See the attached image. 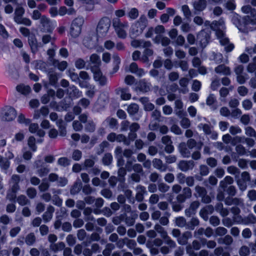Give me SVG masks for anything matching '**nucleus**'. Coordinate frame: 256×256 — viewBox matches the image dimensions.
I'll return each mask as SVG.
<instances>
[{
  "label": "nucleus",
  "instance_id": "nucleus-16",
  "mask_svg": "<svg viewBox=\"0 0 256 256\" xmlns=\"http://www.w3.org/2000/svg\"><path fill=\"white\" fill-rule=\"evenodd\" d=\"M214 210V208L212 206L208 205L202 208L200 212V216L206 221L208 218V214H212Z\"/></svg>",
  "mask_w": 256,
  "mask_h": 256
},
{
  "label": "nucleus",
  "instance_id": "nucleus-18",
  "mask_svg": "<svg viewBox=\"0 0 256 256\" xmlns=\"http://www.w3.org/2000/svg\"><path fill=\"white\" fill-rule=\"evenodd\" d=\"M116 93L119 94L123 100H128L131 98V94L128 92V88H119L116 90Z\"/></svg>",
  "mask_w": 256,
  "mask_h": 256
},
{
  "label": "nucleus",
  "instance_id": "nucleus-41",
  "mask_svg": "<svg viewBox=\"0 0 256 256\" xmlns=\"http://www.w3.org/2000/svg\"><path fill=\"white\" fill-rule=\"evenodd\" d=\"M24 12V10L22 7L18 6L16 9L14 16V20L16 22V18L18 19V20H20Z\"/></svg>",
  "mask_w": 256,
  "mask_h": 256
},
{
  "label": "nucleus",
  "instance_id": "nucleus-55",
  "mask_svg": "<svg viewBox=\"0 0 256 256\" xmlns=\"http://www.w3.org/2000/svg\"><path fill=\"white\" fill-rule=\"evenodd\" d=\"M28 144L29 147L32 150V151H36V139L34 136H31L28 138Z\"/></svg>",
  "mask_w": 256,
  "mask_h": 256
},
{
  "label": "nucleus",
  "instance_id": "nucleus-62",
  "mask_svg": "<svg viewBox=\"0 0 256 256\" xmlns=\"http://www.w3.org/2000/svg\"><path fill=\"white\" fill-rule=\"evenodd\" d=\"M237 91L240 96H244L248 94V90L244 86H240L238 88Z\"/></svg>",
  "mask_w": 256,
  "mask_h": 256
},
{
  "label": "nucleus",
  "instance_id": "nucleus-37",
  "mask_svg": "<svg viewBox=\"0 0 256 256\" xmlns=\"http://www.w3.org/2000/svg\"><path fill=\"white\" fill-rule=\"evenodd\" d=\"M53 65L54 66L58 67V70L61 71L64 70L68 66L67 62L66 61H62L61 62H59L58 60H54L53 61Z\"/></svg>",
  "mask_w": 256,
  "mask_h": 256
},
{
  "label": "nucleus",
  "instance_id": "nucleus-21",
  "mask_svg": "<svg viewBox=\"0 0 256 256\" xmlns=\"http://www.w3.org/2000/svg\"><path fill=\"white\" fill-rule=\"evenodd\" d=\"M54 211V208L52 206H49L47 208L46 212L42 215V218L45 222H48L52 220Z\"/></svg>",
  "mask_w": 256,
  "mask_h": 256
},
{
  "label": "nucleus",
  "instance_id": "nucleus-8",
  "mask_svg": "<svg viewBox=\"0 0 256 256\" xmlns=\"http://www.w3.org/2000/svg\"><path fill=\"white\" fill-rule=\"evenodd\" d=\"M39 22V28L40 32L47 33H52V32L54 27L52 22L48 18L43 15Z\"/></svg>",
  "mask_w": 256,
  "mask_h": 256
},
{
  "label": "nucleus",
  "instance_id": "nucleus-44",
  "mask_svg": "<svg viewBox=\"0 0 256 256\" xmlns=\"http://www.w3.org/2000/svg\"><path fill=\"white\" fill-rule=\"evenodd\" d=\"M17 120L18 123L24 124L26 126L30 124L31 122V120L29 118H26L22 114H18Z\"/></svg>",
  "mask_w": 256,
  "mask_h": 256
},
{
  "label": "nucleus",
  "instance_id": "nucleus-59",
  "mask_svg": "<svg viewBox=\"0 0 256 256\" xmlns=\"http://www.w3.org/2000/svg\"><path fill=\"white\" fill-rule=\"evenodd\" d=\"M163 239L164 241V242L167 244L170 248H174L176 246V242L172 240L168 235Z\"/></svg>",
  "mask_w": 256,
  "mask_h": 256
},
{
  "label": "nucleus",
  "instance_id": "nucleus-28",
  "mask_svg": "<svg viewBox=\"0 0 256 256\" xmlns=\"http://www.w3.org/2000/svg\"><path fill=\"white\" fill-rule=\"evenodd\" d=\"M32 64L34 65L36 69L40 70L42 71L46 70L47 64L45 62L38 60L34 61Z\"/></svg>",
  "mask_w": 256,
  "mask_h": 256
},
{
  "label": "nucleus",
  "instance_id": "nucleus-9",
  "mask_svg": "<svg viewBox=\"0 0 256 256\" xmlns=\"http://www.w3.org/2000/svg\"><path fill=\"white\" fill-rule=\"evenodd\" d=\"M107 140L111 142H123L124 144L126 146L130 144V141L127 140L126 136L122 134H116L115 132H110L107 136Z\"/></svg>",
  "mask_w": 256,
  "mask_h": 256
},
{
  "label": "nucleus",
  "instance_id": "nucleus-3",
  "mask_svg": "<svg viewBox=\"0 0 256 256\" xmlns=\"http://www.w3.org/2000/svg\"><path fill=\"white\" fill-rule=\"evenodd\" d=\"M232 20L240 31L245 33L250 30L248 28L249 24L256 25V18H251L248 16L242 18L239 15L234 14Z\"/></svg>",
  "mask_w": 256,
  "mask_h": 256
},
{
  "label": "nucleus",
  "instance_id": "nucleus-38",
  "mask_svg": "<svg viewBox=\"0 0 256 256\" xmlns=\"http://www.w3.org/2000/svg\"><path fill=\"white\" fill-rule=\"evenodd\" d=\"M194 190L196 192V193L194 194L196 196H198H198L201 197L207 194V192L206 188L198 185H197L195 186Z\"/></svg>",
  "mask_w": 256,
  "mask_h": 256
},
{
  "label": "nucleus",
  "instance_id": "nucleus-20",
  "mask_svg": "<svg viewBox=\"0 0 256 256\" xmlns=\"http://www.w3.org/2000/svg\"><path fill=\"white\" fill-rule=\"evenodd\" d=\"M152 164L155 168L160 172H165L167 170V166L159 158H154L152 160Z\"/></svg>",
  "mask_w": 256,
  "mask_h": 256
},
{
  "label": "nucleus",
  "instance_id": "nucleus-50",
  "mask_svg": "<svg viewBox=\"0 0 256 256\" xmlns=\"http://www.w3.org/2000/svg\"><path fill=\"white\" fill-rule=\"evenodd\" d=\"M127 110L130 114H134L138 110V106L136 104H132L128 106Z\"/></svg>",
  "mask_w": 256,
  "mask_h": 256
},
{
  "label": "nucleus",
  "instance_id": "nucleus-43",
  "mask_svg": "<svg viewBox=\"0 0 256 256\" xmlns=\"http://www.w3.org/2000/svg\"><path fill=\"white\" fill-rule=\"evenodd\" d=\"M232 238L229 235H226L224 238H220L218 240V242L220 244H225L226 245H230L232 242Z\"/></svg>",
  "mask_w": 256,
  "mask_h": 256
},
{
  "label": "nucleus",
  "instance_id": "nucleus-36",
  "mask_svg": "<svg viewBox=\"0 0 256 256\" xmlns=\"http://www.w3.org/2000/svg\"><path fill=\"white\" fill-rule=\"evenodd\" d=\"M174 106L176 114L179 116L180 115L183 108V102L180 100H176L174 102Z\"/></svg>",
  "mask_w": 256,
  "mask_h": 256
},
{
  "label": "nucleus",
  "instance_id": "nucleus-4",
  "mask_svg": "<svg viewBox=\"0 0 256 256\" xmlns=\"http://www.w3.org/2000/svg\"><path fill=\"white\" fill-rule=\"evenodd\" d=\"M112 24L118 36L120 38L125 39L128 36V22H122L118 18H114L112 20Z\"/></svg>",
  "mask_w": 256,
  "mask_h": 256
},
{
  "label": "nucleus",
  "instance_id": "nucleus-58",
  "mask_svg": "<svg viewBox=\"0 0 256 256\" xmlns=\"http://www.w3.org/2000/svg\"><path fill=\"white\" fill-rule=\"evenodd\" d=\"M112 160V156L110 154L108 153L104 154L102 158V162L105 165H109L111 164Z\"/></svg>",
  "mask_w": 256,
  "mask_h": 256
},
{
  "label": "nucleus",
  "instance_id": "nucleus-56",
  "mask_svg": "<svg viewBox=\"0 0 256 256\" xmlns=\"http://www.w3.org/2000/svg\"><path fill=\"white\" fill-rule=\"evenodd\" d=\"M176 224L180 228H182L186 225V220L184 217L180 216L176 218L175 220Z\"/></svg>",
  "mask_w": 256,
  "mask_h": 256
},
{
  "label": "nucleus",
  "instance_id": "nucleus-1",
  "mask_svg": "<svg viewBox=\"0 0 256 256\" xmlns=\"http://www.w3.org/2000/svg\"><path fill=\"white\" fill-rule=\"evenodd\" d=\"M210 28L216 31V34L220 40V44L224 46L226 52H230L234 48V45L230 42L228 38L225 36L224 30H225L224 22L222 18L218 21H214L210 24Z\"/></svg>",
  "mask_w": 256,
  "mask_h": 256
},
{
  "label": "nucleus",
  "instance_id": "nucleus-54",
  "mask_svg": "<svg viewBox=\"0 0 256 256\" xmlns=\"http://www.w3.org/2000/svg\"><path fill=\"white\" fill-rule=\"evenodd\" d=\"M26 194L30 198H34L37 194L36 190L34 188H29L26 190Z\"/></svg>",
  "mask_w": 256,
  "mask_h": 256
},
{
  "label": "nucleus",
  "instance_id": "nucleus-53",
  "mask_svg": "<svg viewBox=\"0 0 256 256\" xmlns=\"http://www.w3.org/2000/svg\"><path fill=\"white\" fill-rule=\"evenodd\" d=\"M96 124L92 120H89L85 126V130L86 132H92L95 130Z\"/></svg>",
  "mask_w": 256,
  "mask_h": 256
},
{
  "label": "nucleus",
  "instance_id": "nucleus-29",
  "mask_svg": "<svg viewBox=\"0 0 256 256\" xmlns=\"http://www.w3.org/2000/svg\"><path fill=\"white\" fill-rule=\"evenodd\" d=\"M234 182V179L230 176H226L224 179L220 182V186L224 188L227 186L228 184H231Z\"/></svg>",
  "mask_w": 256,
  "mask_h": 256
},
{
  "label": "nucleus",
  "instance_id": "nucleus-7",
  "mask_svg": "<svg viewBox=\"0 0 256 256\" xmlns=\"http://www.w3.org/2000/svg\"><path fill=\"white\" fill-rule=\"evenodd\" d=\"M110 26V20L106 17L102 18L99 22L96 32L100 36H104L108 31Z\"/></svg>",
  "mask_w": 256,
  "mask_h": 256
},
{
  "label": "nucleus",
  "instance_id": "nucleus-64",
  "mask_svg": "<svg viewBox=\"0 0 256 256\" xmlns=\"http://www.w3.org/2000/svg\"><path fill=\"white\" fill-rule=\"evenodd\" d=\"M82 157V152L78 150H74L72 154V158L76 161H78Z\"/></svg>",
  "mask_w": 256,
  "mask_h": 256
},
{
  "label": "nucleus",
  "instance_id": "nucleus-13",
  "mask_svg": "<svg viewBox=\"0 0 256 256\" xmlns=\"http://www.w3.org/2000/svg\"><path fill=\"white\" fill-rule=\"evenodd\" d=\"M194 166V163L193 160H180L178 164V168L182 171L186 172L192 170Z\"/></svg>",
  "mask_w": 256,
  "mask_h": 256
},
{
  "label": "nucleus",
  "instance_id": "nucleus-6",
  "mask_svg": "<svg viewBox=\"0 0 256 256\" xmlns=\"http://www.w3.org/2000/svg\"><path fill=\"white\" fill-rule=\"evenodd\" d=\"M16 111L10 106H6L2 109L1 118L6 122H11L14 120L16 116Z\"/></svg>",
  "mask_w": 256,
  "mask_h": 256
},
{
  "label": "nucleus",
  "instance_id": "nucleus-39",
  "mask_svg": "<svg viewBox=\"0 0 256 256\" xmlns=\"http://www.w3.org/2000/svg\"><path fill=\"white\" fill-rule=\"evenodd\" d=\"M114 67L113 68L112 73L116 72L119 68V64L120 63V58L117 54H114L112 57Z\"/></svg>",
  "mask_w": 256,
  "mask_h": 256
},
{
  "label": "nucleus",
  "instance_id": "nucleus-51",
  "mask_svg": "<svg viewBox=\"0 0 256 256\" xmlns=\"http://www.w3.org/2000/svg\"><path fill=\"white\" fill-rule=\"evenodd\" d=\"M198 128L202 129L206 134H210L212 133V126L208 124H198Z\"/></svg>",
  "mask_w": 256,
  "mask_h": 256
},
{
  "label": "nucleus",
  "instance_id": "nucleus-25",
  "mask_svg": "<svg viewBox=\"0 0 256 256\" xmlns=\"http://www.w3.org/2000/svg\"><path fill=\"white\" fill-rule=\"evenodd\" d=\"M241 10L244 14H250L253 17L256 16V10L249 5L243 6Z\"/></svg>",
  "mask_w": 256,
  "mask_h": 256
},
{
  "label": "nucleus",
  "instance_id": "nucleus-19",
  "mask_svg": "<svg viewBox=\"0 0 256 256\" xmlns=\"http://www.w3.org/2000/svg\"><path fill=\"white\" fill-rule=\"evenodd\" d=\"M178 148L182 157L188 158L190 156L191 152L184 142L180 143Z\"/></svg>",
  "mask_w": 256,
  "mask_h": 256
},
{
  "label": "nucleus",
  "instance_id": "nucleus-61",
  "mask_svg": "<svg viewBox=\"0 0 256 256\" xmlns=\"http://www.w3.org/2000/svg\"><path fill=\"white\" fill-rule=\"evenodd\" d=\"M229 132L232 135L240 134L242 132V129L238 126H232L230 127Z\"/></svg>",
  "mask_w": 256,
  "mask_h": 256
},
{
  "label": "nucleus",
  "instance_id": "nucleus-42",
  "mask_svg": "<svg viewBox=\"0 0 256 256\" xmlns=\"http://www.w3.org/2000/svg\"><path fill=\"white\" fill-rule=\"evenodd\" d=\"M36 238L32 232L28 234L25 239V242L28 246L32 245L36 242Z\"/></svg>",
  "mask_w": 256,
  "mask_h": 256
},
{
  "label": "nucleus",
  "instance_id": "nucleus-15",
  "mask_svg": "<svg viewBox=\"0 0 256 256\" xmlns=\"http://www.w3.org/2000/svg\"><path fill=\"white\" fill-rule=\"evenodd\" d=\"M20 180V178L19 176L16 174L12 175L10 180V190L14 192H17L20 189L18 185Z\"/></svg>",
  "mask_w": 256,
  "mask_h": 256
},
{
  "label": "nucleus",
  "instance_id": "nucleus-47",
  "mask_svg": "<svg viewBox=\"0 0 256 256\" xmlns=\"http://www.w3.org/2000/svg\"><path fill=\"white\" fill-rule=\"evenodd\" d=\"M82 188V184L80 182H76L74 183L70 189V193L72 194H78Z\"/></svg>",
  "mask_w": 256,
  "mask_h": 256
},
{
  "label": "nucleus",
  "instance_id": "nucleus-5",
  "mask_svg": "<svg viewBox=\"0 0 256 256\" xmlns=\"http://www.w3.org/2000/svg\"><path fill=\"white\" fill-rule=\"evenodd\" d=\"M84 22V20L82 16H78L72 22L70 34L72 38H78L80 34Z\"/></svg>",
  "mask_w": 256,
  "mask_h": 256
},
{
  "label": "nucleus",
  "instance_id": "nucleus-14",
  "mask_svg": "<svg viewBox=\"0 0 256 256\" xmlns=\"http://www.w3.org/2000/svg\"><path fill=\"white\" fill-rule=\"evenodd\" d=\"M194 14H198L203 11L206 7V0H195L192 4Z\"/></svg>",
  "mask_w": 256,
  "mask_h": 256
},
{
  "label": "nucleus",
  "instance_id": "nucleus-23",
  "mask_svg": "<svg viewBox=\"0 0 256 256\" xmlns=\"http://www.w3.org/2000/svg\"><path fill=\"white\" fill-rule=\"evenodd\" d=\"M216 73L222 74L224 75H230V68L224 64H220L216 66L214 70Z\"/></svg>",
  "mask_w": 256,
  "mask_h": 256
},
{
  "label": "nucleus",
  "instance_id": "nucleus-63",
  "mask_svg": "<svg viewBox=\"0 0 256 256\" xmlns=\"http://www.w3.org/2000/svg\"><path fill=\"white\" fill-rule=\"evenodd\" d=\"M179 78V74L178 72H172L168 74V80L171 82H175Z\"/></svg>",
  "mask_w": 256,
  "mask_h": 256
},
{
  "label": "nucleus",
  "instance_id": "nucleus-11",
  "mask_svg": "<svg viewBox=\"0 0 256 256\" xmlns=\"http://www.w3.org/2000/svg\"><path fill=\"white\" fill-rule=\"evenodd\" d=\"M192 196V191L191 189L188 187H184L182 189V193L178 194L176 199L178 202L184 203L186 199L191 198Z\"/></svg>",
  "mask_w": 256,
  "mask_h": 256
},
{
  "label": "nucleus",
  "instance_id": "nucleus-30",
  "mask_svg": "<svg viewBox=\"0 0 256 256\" xmlns=\"http://www.w3.org/2000/svg\"><path fill=\"white\" fill-rule=\"evenodd\" d=\"M51 33L44 34L42 36V42L44 44H46L49 42L52 43L55 40V38L51 36Z\"/></svg>",
  "mask_w": 256,
  "mask_h": 256
},
{
  "label": "nucleus",
  "instance_id": "nucleus-45",
  "mask_svg": "<svg viewBox=\"0 0 256 256\" xmlns=\"http://www.w3.org/2000/svg\"><path fill=\"white\" fill-rule=\"evenodd\" d=\"M70 160L66 157H62L58 159V164L63 167H66L70 165Z\"/></svg>",
  "mask_w": 256,
  "mask_h": 256
},
{
  "label": "nucleus",
  "instance_id": "nucleus-33",
  "mask_svg": "<svg viewBox=\"0 0 256 256\" xmlns=\"http://www.w3.org/2000/svg\"><path fill=\"white\" fill-rule=\"evenodd\" d=\"M90 62L92 64H93L94 66L93 67H98L100 66L101 61L100 56L96 54H92L90 56Z\"/></svg>",
  "mask_w": 256,
  "mask_h": 256
},
{
  "label": "nucleus",
  "instance_id": "nucleus-48",
  "mask_svg": "<svg viewBox=\"0 0 256 256\" xmlns=\"http://www.w3.org/2000/svg\"><path fill=\"white\" fill-rule=\"evenodd\" d=\"M154 230L160 234L162 238L168 236V233L165 230L164 228L160 224H156L154 226Z\"/></svg>",
  "mask_w": 256,
  "mask_h": 256
},
{
  "label": "nucleus",
  "instance_id": "nucleus-34",
  "mask_svg": "<svg viewBox=\"0 0 256 256\" xmlns=\"http://www.w3.org/2000/svg\"><path fill=\"white\" fill-rule=\"evenodd\" d=\"M189 82V80L188 78H182L179 80V84L180 85L184 88V89L182 90V93H186L188 92V89L187 86H188Z\"/></svg>",
  "mask_w": 256,
  "mask_h": 256
},
{
  "label": "nucleus",
  "instance_id": "nucleus-31",
  "mask_svg": "<svg viewBox=\"0 0 256 256\" xmlns=\"http://www.w3.org/2000/svg\"><path fill=\"white\" fill-rule=\"evenodd\" d=\"M28 43L31 47L32 52H34L38 49V43L35 36H32L28 38Z\"/></svg>",
  "mask_w": 256,
  "mask_h": 256
},
{
  "label": "nucleus",
  "instance_id": "nucleus-60",
  "mask_svg": "<svg viewBox=\"0 0 256 256\" xmlns=\"http://www.w3.org/2000/svg\"><path fill=\"white\" fill-rule=\"evenodd\" d=\"M49 188L50 184L48 182H46L44 180L38 186V189L41 192H46L48 190Z\"/></svg>",
  "mask_w": 256,
  "mask_h": 256
},
{
  "label": "nucleus",
  "instance_id": "nucleus-17",
  "mask_svg": "<svg viewBox=\"0 0 256 256\" xmlns=\"http://www.w3.org/2000/svg\"><path fill=\"white\" fill-rule=\"evenodd\" d=\"M136 199L137 201L141 202L144 200V195L146 194V188L142 185H138L136 188Z\"/></svg>",
  "mask_w": 256,
  "mask_h": 256
},
{
  "label": "nucleus",
  "instance_id": "nucleus-10",
  "mask_svg": "<svg viewBox=\"0 0 256 256\" xmlns=\"http://www.w3.org/2000/svg\"><path fill=\"white\" fill-rule=\"evenodd\" d=\"M92 71L94 74V78L96 82H98L101 86L106 84L107 80L98 67H92Z\"/></svg>",
  "mask_w": 256,
  "mask_h": 256
},
{
  "label": "nucleus",
  "instance_id": "nucleus-57",
  "mask_svg": "<svg viewBox=\"0 0 256 256\" xmlns=\"http://www.w3.org/2000/svg\"><path fill=\"white\" fill-rule=\"evenodd\" d=\"M242 108L246 110H250L252 107V102L249 99H246L242 102Z\"/></svg>",
  "mask_w": 256,
  "mask_h": 256
},
{
  "label": "nucleus",
  "instance_id": "nucleus-26",
  "mask_svg": "<svg viewBox=\"0 0 256 256\" xmlns=\"http://www.w3.org/2000/svg\"><path fill=\"white\" fill-rule=\"evenodd\" d=\"M208 37L204 32H201L198 35V39L202 46H206L208 43Z\"/></svg>",
  "mask_w": 256,
  "mask_h": 256
},
{
  "label": "nucleus",
  "instance_id": "nucleus-27",
  "mask_svg": "<svg viewBox=\"0 0 256 256\" xmlns=\"http://www.w3.org/2000/svg\"><path fill=\"white\" fill-rule=\"evenodd\" d=\"M16 89L18 92L23 94H28L31 90V88L28 86H25L24 84L17 86Z\"/></svg>",
  "mask_w": 256,
  "mask_h": 256
},
{
  "label": "nucleus",
  "instance_id": "nucleus-46",
  "mask_svg": "<svg viewBox=\"0 0 256 256\" xmlns=\"http://www.w3.org/2000/svg\"><path fill=\"white\" fill-rule=\"evenodd\" d=\"M138 10L136 8H131L128 13V18L131 20H136L138 16Z\"/></svg>",
  "mask_w": 256,
  "mask_h": 256
},
{
  "label": "nucleus",
  "instance_id": "nucleus-12",
  "mask_svg": "<svg viewBox=\"0 0 256 256\" xmlns=\"http://www.w3.org/2000/svg\"><path fill=\"white\" fill-rule=\"evenodd\" d=\"M130 45L134 48H147L152 46V43L150 41H146L142 39L132 38Z\"/></svg>",
  "mask_w": 256,
  "mask_h": 256
},
{
  "label": "nucleus",
  "instance_id": "nucleus-32",
  "mask_svg": "<svg viewBox=\"0 0 256 256\" xmlns=\"http://www.w3.org/2000/svg\"><path fill=\"white\" fill-rule=\"evenodd\" d=\"M234 87L230 86L229 88L224 87L222 88L220 90V100H223L224 98L228 94L230 90H232Z\"/></svg>",
  "mask_w": 256,
  "mask_h": 256
},
{
  "label": "nucleus",
  "instance_id": "nucleus-40",
  "mask_svg": "<svg viewBox=\"0 0 256 256\" xmlns=\"http://www.w3.org/2000/svg\"><path fill=\"white\" fill-rule=\"evenodd\" d=\"M236 140L239 142H245L246 144L250 147L253 146L255 144L254 140L250 138L242 136V138H236Z\"/></svg>",
  "mask_w": 256,
  "mask_h": 256
},
{
  "label": "nucleus",
  "instance_id": "nucleus-49",
  "mask_svg": "<svg viewBox=\"0 0 256 256\" xmlns=\"http://www.w3.org/2000/svg\"><path fill=\"white\" fill-rule=\"evenodd\" d=\"M17 202L20 206H24L29 204L30 200L24 195H20L17 198Z\"/></svg>",
  "mask_w": 256,
  "mask_h": 256
},
{
  "label": "nucleus",
  "instance_id": "nucleus-35",
  "mask_svg": "<svg viewBox=\"0 0 256 256\" xmlns=\"http://www.w3.org/2000/svg\"><path fill=\"white\" fill-rule=\"evenodd\" d=\"M182 10L186 18L189 20L192 16V12L188 5L184 4L182 6Z\"/></svg>",
  "mask_w": 256,
  "mask_h": 256
},
{
  "label": "nucleus",
  "instance_id": "nucleus-22",
  "mask_svg": "<svg viewBox=\"0 0 256 256\" xmlns=\"http://www.w3.org/2000/svg\"><path fill=\"white\" fill-rule=\"evenodd\" d=\"M138 88L144 92H149L151 88V84L146 82L144 79L140 80L138 84Z\"/></svg>",
  "mask_w": 256,
  "mask_h": 256
},
{
  "label": "nucleus",
  "instance_id": "nucleus-24",
  "mask_svg": "<svg viewBox=\"0 0 256 256\" xmlns=\"http://www.w3.org/2000/svg\"><path fill=\"white\" fill-rule=\"evenodd\" d=\"M64 247L65 244L62 242H58L56 244H52L50 246V249L54 252L62 250Z\"/></svg>",
  "mask_w": 256,
  "mask_h": 256
},
{
  "label": "nucleus",
  "instance_id": "nucleus-52",
  "mask_svg": "<svg viewBox=\"0 0 256 256\" xmlns=\"http://www.w3.org/2000/svg\"><path fill=\"white\" fill-rule=\"evenodd\" d=\"M245 134L250 137H254L256 140V132L251 126H246L244 128Z\"/></svg>",
  "mask_w": 256,
  "mask_h": 256
},
{
  "label": "nucleus",
  "instance_id": "nucleus-2",
  "mask_svg": "<svg viewBox=\"0 0 256 256\" xmlns=\"http://www.w3.org/2000/svg\"><path fill=\"white\" fill-rule=\"evenodd\" d=\"M148 24V20L144 15H141L138 20L131 24L129 30V36L135 38L140 36Z\"/></svg>",
  "mask_w": 256,
  "mask_h": 256
}]
</instances>
